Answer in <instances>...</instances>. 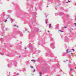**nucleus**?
<instances>
[{"label": "nucleus", "mask_w": 76, "mask_h": 76, "mask_svg": "<svg viewBox=\"0 0 76 76\" xmlns=\"http://www.w3.org/2000/svg\"><path fill=\"white\" fill-rule=\"evenodd\" d=\"M19 58H20V56H19Z\"/></svg>", "instance_id": "41"}, {"label": "nucleus", "mask_w": 76, "mask_h": 76, "mask_svg": "<svg viewBox=\"0 0 76 76\" xmlns=\"http://www.w3.org/2000/svg\"><path fill=\"white\" fill-rule=\"evenodd\" d=\"M66 61H67V60H66Z\"/></svg>", "instance_id": "52"}, {"label": "nucleus", "mask_w": 76, "mask_h": 76, "mask_svg": "<svg viewBox=\"0 0 76 76\" xmlns=\"http://www.w3.org/2000/svg\"><path fill=\"white\" fill-rule=\"evenodd\" d=\"M72 76H73V75H72Z\"/></svg>", "instance_id": "55"}, {"label": "nucleus", "mask_w": 76, "mask_h": 76, "mask_svg": "<svg viewBox=\"0 0 76 76\" xmlns=\"http://www.w3.org/2000/svg\"><path fill=\"white\" fill-rule=\"evenodd\" d=\"M6 56H8V57H10V56H12V55H11V54H10V53H8L6 54Z\"/></svg>", "instance_id": "6"}, {"label": "nucleus", "mask_w": 76, "mask_h": 76, "mask_svg": "<svg viewBox=\"0 0 76 76\" xmlns=\"http://www.w3.org/2000/svg\"><path fill=\"white\" fill-rule=\"evenodd\" d=\"M0 41H1V42L3 41V38H0Z\"/></svg>", "instance_id": "12"}, {"label": "nucleus", "mask_w": 76, "mask_h": 76, "mask_svg": "<svg viewBox=\"0 0 76 76\" xmlns=\"http://www.w3.org/2000/svg\"><path fill=\"white\" fill-rule=\"evenodd\" d=\"M10 47H12V46H10Z\"/></svg>", "instance_id": "44"}, {"label": "nucleus", "mask_w": 76, "mask_h": 76, "mask_svg": "<svg viewBox=\"0 0 76 76\" xmlns=\"http://www.w3.org/2000/svg\"><path fill=\"white\" fill-rule=\"evenodd\" d=\"M47 7H48V5H47Z\"/></svg>", "instance_id": "45"}, {"label": "nucleus", "mask_w": 76, "mask_h": 76, "mask_svg": "<svg viewBox=\"0 0 76 76\" xmlns=\"http://www.w3.org/2000/svg\"><path fill=\"white\" fill-rule=\"evenodd\" d=\"M2 35V36L3 35V34H2V35Z\"/></svg>", "instance_id": "42"}, {"label": "nucleus", "mask_w": 76, "mask_h": 76, "mask_svg": "<svg viewBox=\"0 0 76 76\" xmlns=\"http://www.w3.org/2000/svg\"><path fill=\"white\" fill-rule=\"evenodd\" d=\"M31 61H34H34H36L34 60H31Z\"/></svg>", "instance_id": "23"}, {"label": "nucleus", "mask_w": 76, "mask_h": 76, "mask_svg": "<svg viewBox=\"0 0 76 76\" xmlns=\"http://www.w3.org/2000/svg\"><path fill=\"white\" fill-rule=\"evenodd\" d=\"M68 1V2H70V1H69V0Z\"/></svg>", "instance_id": "40"}, {"label": "nucleus", "mask_w": 76, "mask_h": 76, "mask_svg": "<svg viewBox=\"0 0 76 76\" xmlns=\"http://www.w3.org/2000/svg\"><path fill=\"white\" fill-rule=\"evenodd\" d=\"M47 20H45V23H46V24H47Z\"/></svg>", "instance_id": "20"}, {"label": "nucleus", "mask_w": 76, "mask_h": 76, "mask_svg": "<svg viewBox=\"0 0 76 76\" xmlns=\"http://www.w3.org/2000/svg\"><path fill=\"white\" fill-rule=\"evenodd\" d=\"M12 63H14V66L16 67L17 66V62L16 61H15L14 62H12Z\"/></svg>", "instance_id": "5"}, {"label": "nucleus", "mask_w": 76, "mask_h": 76, "mask_svg": "<svg viewBox=\"0 0 76 76\" xmlns=\"http://www.w3.org/2000/svg\"><path fill=\"white\" fill-rule=\"evenodd\" d=\"M30 67L32 69H33V68H34V67H33V66H30Z\"/></svg>", "instance_id": "27"}, {"label": "nucleus", "mask_w": 76, "mask_h": 76, "mask_svg": "<svg viewBox=\"0 0 76 76\" xmlns=\"http://www.w3.org/2000/svg\"><path fill=\"white\" fill-rule=\"evenodd\" d=\"M33 37H34V35H29V37H30V38H32Z\"/></svg>", "instance_id": "7"}, {"label": "nucleus", "mask_w": 76, "mask_h": 76, "mask_svg": "<svg viewBox=\"0 0 76 76\" xmlns=\"http://www.w3.org/2000/svg\"><path fill=\"white\" fill-rule=\"evenodd\" d=\"M29 33H30V32L29 31H28Z\"/></svg>", "instance_id": "47"}, {"label": "nucleus", "mask_w": 76, "mask_h": 76, "mask_svg": "<svg viewBox=\"0 0 76 76\" xmlns=\"http://www.w3.org/2000/svg\"><path fill=\"white\" fill-rule=\"evenodd\" d=\"M6 31H7V28H6Z\"/></svg>", "instance_id": "34"}, {"label": "nucleus", "mask_w": 76, "mask_h": 76, "mask_svg": "<svg viewBox=\"0 0 76 76\" xmlns=\"http://www.w3.org/2000/svg\"><path fill=\"white\" fill-rule=\"evenodd\" d=\"M9 18H10V15H9L8 16V17H7V19H8Z\"/></svg>", "instance_id": "14"}, {"label": "nucleus", "mask_w": 76, "mask_h": 76, "mask_svg": "<svg viewBox=\"0 0 76 76\" xmlns=\"http://www.w3.org/2000/svg\"><path fill=\"white\" fill-rule=\"evenodd\" d=\"M75 26H76V23H75Z\"/></svg>", "instance_id": "36"}, {"label": "nucleus", "mask_w": 76, "mask_h": 76, "mask_svg": "<svg viewBox=\"0 0 76 76\" xmlns=\"http://www.w3.org/2000/svg\"><path fill=\"white\" fill-rule=\"evenodd\" d=\"M60 31V32H63V31H62L61 30H59Z\"/></svg>", "instance_id": "31"}, {"label": "nucleus", "mask_w": 76, "mask_h": 76, "mask_svg": "<svg viewBox=\"0 0 76 76\" xmlns=\"http://www.w3.org/2000/svg\"><path fill=\"white\" fill-rule=\"evenodd\" d=\"M41 52V51L40 50H39L38 51V53H40Z\"/></svg>", "instance_id": "22"}, {"label": "nucleus", "mask_w": 76, "mask_h": 76, "mask_svg": "<svg viewBox=\"0 0 76 76\" xmlns=\"http://www.w3.org/2000/svg\"><path fill=\"white\" fill-rule=\"evenodd\" d=\"M25 49L26 50V47L25 48Z\"/></svg>", "instance_id": "38"}, {"label": "nucleus", "mask_w": 76, "mask_h": 76, "mask_svg": "<svg viewBox=\"0 0 76 76\" xmlns=\"http://www.w3.org/2000/svg\"><path fill=\"white\" fill-rule=\"evenodd\" d=\"M26 64H29V62L28 61H26Z\"/></svg>", "instance_id": "8"}, {"label": "nucleus", "mask_w": 76, "mask_h": 76, "mask_svg": "<svg viewBox=\"0 0 76 76\" xmlns=\"http://www.w3.org/2000/svg\"><path fill=\"white\" fill-rule=\"evenodd\" d=\"M23 72H26V69L25 68H23Z\"/></svg>", "instance_id": "15"}, {"label": "nucleus", "mask_w": 76, "mask_h": 76, "mask_svg": "<svg viewBox=\"0 0 76 76\" xmlns=\"http://www.w3.org/2000/svg\"><path fill=\"white\" fill-rule=\"evenodd\" d=\"M24 29H25V31H27V30H28V29L26 28H25Z\"/></svg>", "instance_id": "26"}, {"label": "nucleus", "mask_w": 76, "mask_h": 76, "mask_svg": "<svg viewBox=\"0 0 76 76\" xmlns=\"http://www.w3.org/2000/svg\"><path fill=\"white\" fill-rule=\"evenodd\" d=\"M8 73H9V72Z\"/></svg>", "instance_id": "53"}, {"label": "nucleus", "mask_w": 76, "mask_h": 76, "mask_svg": "<svg viewBox=\"0 0 76 76\" xmlns=\"http://www.w3.org/2000/svg\"><path fill=\"white\" fill-rule=\"evenodd\" d=\"M68 50H69V49H67L66 50V53H70V52H72L71 51H69V52L67 51H68Z\"/></svg>", "instance_id": "9"}, {"label": "nucleus", "mask_w": 76, "mask_h": 76, "mask_svg": "<svg viewBox=\"0 0 76 76\" xmlns=\"http://www.w3.org/2000/svg\"><path fill=\"white\" fill-rule=\"evenodd\" d=\"M72 50H73V51H75V50H74V49H72Z\"/></svg>", "instance_id": "35"}, {"label": "nucleus", "mask_w": 76, "mask_h": 76, "mask_svg": "<svg viewBox=\"0 0 76 76\" xmlns=\"http://www.w3.org/2000/svg\"><path fill=\"white\" fill-rule=\"evenodd\" d=\"M19 75V74H18V73H17V75Z\"/></svg>", "instance_id": "37"}, {"label": "nucleus", "mask_w": 76, "mask_h": 76, "mask_svg": "<svg viewBox=\"0 0 76 76\" xmlns=\"http://www.w3.org/2000/svg\"><path fill=\"white\" fill-rule=\"evenodd\" d=\"M72 69H70V71H72Z\"/></svg>", "instance_id": "39"}, {"label": "nucleus", "mask_w": 76, "mask_h": 76, "mask_svg": "<svg viewBox=\"0 0 76 76\" xmlns=\"http://www.w3.org/2000/svg\"><path fill=\"white\" fill-rule=\"evenodd\" d=\"M34 33H35V32H37L39 31V32H41V31L39 30V29L38 28H34Z\"/></svg>", "instance_id": "3"}, {"label": "nucleus", "mask_w": 76, "mask_h": 76, "mask_svg": "<svg viewBox=\"0 0 76 76\" xmlns=\"http://www.w3.org/2000/svg\"><path fill=\"white\" fill-rule=\"evenodd\" d=\"M9 75H8V76H9Z\"/></svg>", "instance_id": "54"}, {"label": "nucleus", "mask_w": 76, "mask_h": 76, "mask_svg": "<svg viewBox=\"0 0 76 76\" xmlns=\"http://www.w3.org/2000/svg\"><path fill=\"white\" fill-rule=\"evenodd\" d=\"M48 32H50V31H48Z\"/></svg>", "instance_id": "46"}, {"label": "nucleus", "mask_w": 76, "mask_h": 76, "mask_svg": "<svg viewBox=\"0 0 76 76\" xmlns=\"http://www.w3.org/2000/svg\"><path fill=\"white\" fill-rule=\"evenodd\" d=\"M36 70L35 69H34V71H33V72H35Z\"/></svg>", "instance_id": "28"}, {"label": "nucleus", "mask_w": 76, "mask_h": 76, "mask_svg": "<svg viewBox=\"0 0 76 76\" xmlns=\"http://www.w3.org/2000/svg\"><path fill=\"white\" fill-rule=\"evenodd\" d=\"M32 15L33 19H32V22L28 23L29 25L31 30H32V29H34V28L32 27L33 25V23H35L36 21V20H35V16H36V15H37V13L33 12L32 13Z\"/></svg>", "instance_id": "1"}, {"label": "nucleus", "mask_w": 76, "mask_h": 76, "mask_svg": "<svg viewBox=\"0 0 76 76\" xmlns=\"http://www.w3.org/2000/svg\"><path fill=\"white\" fill-rule=\"evenodd\" d=\"M13 26H15V27H17V28H18V26H16V25H13Z\"/></svg>", "instance_id": "18"}, {"label": "nucleus", "mask_w": 76, "mask_h": 76, "mask_svg": "<svg viewBox=\"0 0 76 76\" xmlns=\"http://www.w3.org/2000/svg\"><path fill=\"white\" fill-rule=\"evenodd\" d=\"M67 28V27H64V28Z\"/></svg>", "instance_id": "29"}, {"label": "nucleus", "mask_w": 76, "mask_h": 76, "mask_svg": "<svg viewBox=\"0 0 76 76\" xmlns=\"http://www.w3.org/2000/svg\"><path fill=\"white\" fill-rule=\"evenodd\" d=\"M35 9L36 10H37V8H36V7H35Z\"/></svg>", "instance_id": "32"}, {"label": "nucleus", "mask_w": 76, "mask_h": 76, "mask_svg": "<svg viewBox=\"0 0 76 76\" xmlns=\"http://www.w3.org/2000/svg\"><path fill=\"white\" fill-rule=\"evenodd\" d=\"M11 65H10V64H8V67H11Z\"/></svg>", "instance_id": "13"}, {"label": "nucleus", "mask_w": 76, "mask_h": 76, "mask_svg": "<svg viewBox=\"0 0 76 76\" xmlns=\"http://www.w3.org/2000/svg\"><path fill=\"white\" fill-rule=\"evenodd\" d=\"M28 46L30 49L32 51H36V52L38 51L37 50H36V49L34 47L33 45L30 44L28 45Z\"/></svg>", "instance_id": "2"}, {"label": "nucleus", "mask_w": 76, "mask_h": 76, "mask_svg": "<svg viewBox=\"0 0 76 76\" xmlns=\"http://www.w3.org/2000/svg\"><path fill=\"white\" fill-rule=\"evenodd\" d=\"M31 8H32V7H33L32 5H31Z\"/></svg>", "instance_id": "33"}, {"label": "nucleus", "mask_w": 76, "mask_h": 76, "mask_svg": "<svg viewBox=\"0 0 76 76\" xmlns=\"http://www.w3.org/2000/svg\"><path fill=\"white\" fill-rule=\"evenodd\" d=\"M71 54H72V53H71Z\"/></svg>", "instance_id": "48"}, {"label": "nucleus", "mask_w": 76, "mask_h": 76, "mask_svg": "<svg viewBox=\"0 0 76 76\" xmlns=\"http://www.w3.org/2000/svg\"><path fill=\"white\" fill-rule=\"evenodd\" d=\"M0 53L1 55L2 56H3V55H4L3 53L2 52H0Z\"/></svg>", "instance_id": "16"}, {"label": "nucleus", "mask_w": 76, "mask_h": 76, "mask_svg": "<svg viewBox=\"0 0 76 76\" xmlns=\"http://www.w3.org/2000/svg\"><path fill=\"white\" fill-rule=\"evenodd\" d=\"M1 42V43H2V42Z\"/></svg>", "instance_id": "50"}, {"label": "nucleus", "mask_w": 76, "mask_h": 76, "mask_svg": "<svg viewBox=\"0 0 76 76\" xmlns=\"http://www.w3.org/2000/svg\"><path fill=\"white\" fill-rule=\"evenodd\" d=\"M49 28H51V24H49Z\"/></svg>", "instance_id": "19"}, {"label": "nucleus", "mask_w": 76, "mask_h": 76, "mask_svg": "<svg viewBox=\"0 0 76 76\" xmlns=\"http://www.w3.org/2000/svg\"><path fill=\"white\" fill-rule=\"evenodd\" d=\"M10 19L11 20V23H12L13 22V19H12V18H10Z\"/></svg>", "instance_id": "11"}, {"label": "nucleus", "mask_w": 76, "mask_h": 76, "mask_svg": "<svg viewBox=\"0 0 76 76\" xmlns=\"http://www.w3.org/2000/svg\"><path fill=\"white\" fill-rule=\"evenodd\" d=\"M42 74V73L40 72V74H39V76H42V75H41Z\"/></svg>", "instance_id": "21"}, {"label": "nucleus", "mask_w": 76, "mask_h": 76, "mask_svg": "<svg viewBox=\"0 0 76 76\" xmlns=\"http://www.w3.org/2000/svg\"><path fill=\"white\" fill-rule=\"evenodd\" d=\"M45 56H48V53H46L45 54Z\"/></svg>", "instance_id": "17"}, {"label": "nucleus", "mask_w": 76, "mask_h": 76, "mask_svg": "<svg viewBox=\"0 0 76 76\" xmlns=\"http://www.w3.org/2000/svg\"><path fill=\"white\" fill-rule=\"evenodd\" d=\"M14 75H16V73L14 72L13 73Z\"/></svg>", "instance_id": "24"}, {"label": "nucleus", "mask_w": 76, "mask_h": 76, "mask_svg": "<svg viewBox=\"0 0 76 76\" xmlns=\"http://www.w3.org/2000/svg\"><path fill=\"white\" fill-rule=\"evenodd\" d=\"M7 20H5V21H4V22H7Z\"/></svg>", "instance_id": "25"}, {"label": "nucleus", "mask_w": 76, "mask_h": 76, "mask_svg": "<svg viewBox=\"0 0 76 76\" xmlns=\"http://www.w3.org/2000/svg\"><path fill=\"white\" fill-rule=\"evenodd\" d=\"M45 17H46V18H47V15L46 14H45Z\"/></svg>", "instance_id": "30"}, {"label": "nucleus", "mask_w": 76, "mask_h": 76, "mask_svg": "<svg viewBox=\"0 0 76 76\" xmlns=\"http://www.w3.org/2000/svg\"><path fill=\"white\" fill-rule=\"evenodd\" d=\"M66 3H67V2H66Z\"/></svg>", "instance_id": "51"}, {"label": "nucleus", "mask_w": 76, "mask_h": 76, "mask_svg": "<svg viewBox=\"0 0 76 76\" xmlns=\"http://www.w3.org/2000/svg\"><path fill=\"white\" fill-rule=\"evenodd\" d=\"M3 30H4V29H2L3 31Z\"/></svg>", "instance_id": "49"}, {"label": "nucleus", "mask_w": 76, "mask_h": 76, "mask_svg": "<svg viewBox=\"0 0 76 76\" xmlns=\"http://www.w3.org/2000/svg\"><path fill=\"white\" fill-rule=\"evenodd\" d=\"M12 12V11L11 10H8V13H11V12Z\"/></svg>", "instance_id": "10"}, {"label": "nucleus", "mask_w": 76, "mask_h": 76, "mask_svg": "<svg viewBox=\"0 0 76 76\" xmlns=\"http://www.w3.org/2000/svg\"><path fill=\"white\" fill-rule=\"evenodd\" d=\"M17 34H20L21 37H23V34L21 32V31H17Z\"/></svg>", "instance_id": "4"}, {"label": "nucleus", "mask_w": 76, "mask_h": 76, "mask_svg": "<svg viewBox=\"0 0 76 76\" xmlns=\"http://www.w3.org/2000/svg\"><path fill=\"white\" fill-rule=\"evenodd\" d=\"M15 7H17L16 5H15Z\"/></svg>", "instance_id": "43"}]
</instances>
